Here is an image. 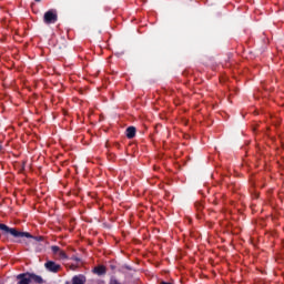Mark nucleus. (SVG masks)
<instances>
[{
    "label": "nucleus",
    "instance_id": "nucleus-1",
    "mask_svg": "<svg viewBox=\"0 0 284 284\" xmlns=\"http://www.w3.org/2000/svg\"><path fill=\"white\" fill-rule=\"evenodd\" d=\"M0 230L2 232H6L7 234H11V236H14L16 239H34V236H32L30 233L28 232H19L17 231V229H10L8 225L6 224H0Z\"/></svg>",
    "mask_w": 284,
    "mask_h": 284
},
{
    "label": "nucleus",
    "instance_id": "nucleus-2",
    "mask_svg": "<svg viewBox=\"0 0 284 284\" xmlns=\"http://www.w3.org/2000/svg\"><path fill=\"white\" fill-rule=\"evenodd\" d=\"M19 284H30L32 281H37V283H41V277L32 274H19L17 276Z\"/></svg>",
    "mask_w": 284,
    "mask_h": 284
},
{
    "label": "nucleus",
    "instance_id": "nucleus-3",
    "mask_svg": "<svg viewBox=\"0 0 284 284\" xmlns=\"http://www.w3.org/2000/svg\"><path fill=\"white\" fill-rule=\"evenodd\" d=\"M57 22V11L49 10L44 13V23H55Z\"/></svg>",
    "mask_w": 284,
    "mask_h": 284
},
{
    "label": "nucleus",
    "instance_id": "nucleus-4",
    "mask_svg": "<svg viewBox=\"0 0 284 284\" xmlns=\"http://www.w3.org/2000/svg\"><path fill=\"white\" fill-rule=\"evenodd\" d=\"M44 267L49 271V272H53V273H57L59 272V270H61V265L52 262V261H49L44 264Z\"/></svg>",
    "mask_w": 284,
    "mask_h": 284
},
{
    "label": "nucleus",
    "instance_id": "nucleus-5",
    "mask_svg": "<svg viewBox=\"0 0 284 284\" xmlns=\"http://www.w3.org/2000/svg\"><path fill=\"white\" fill-rule=\"evenodd\" d=\"M135 134H136V129L135 128L130 126V128L126 129L128 139H134Z\"/></svg>",
    "mask_w": 284,
    "mask_h": 284
},
{
    "label": "nucleus",
    "instance_id": "nucleus-6",
    "mask_svg": "<svg viewBox=\"0 0 284 284\" xmlns=\"http://www.w3.org/2000/svg\"><path fill=\"white\" fill-rule=\"evenodd\" d=\"M85 282V280L83 278V276H74L72 280V284H83Z\"/></svg>",
    "mask_w": 284,
    "mask_h": 284
},
{
    "label": "nucleus",
    "instance_id": "nucleus-7",
    "mask_svg": "<svg viewBox=\"0 0 284 284\" xmlns=\"http://www.w3.org/2000/svg\"><path fill=\"white\" fill-rule=\"evenodd\" d=\"M94 273L99 274V276H101V274H105V266H97L94 268Z\"/></svg>",
    "mask_w": 284,
    "mask_h": 284
},
{
    "label": "nucleus",
    "instance_id": "nucleus-8",
    "mask_svg": "<svg viewBox=\"0 0 284 284\" xmlns=\"http://www.w3.org/2000/svg\"><path fill=\"white\" fill-rule=\"evenodd\" d=\"M57 255L59 256V258H62V260L68 258V255H65V252H63V251H61V250L58 252Z\"/></svg>",
    "mask_w": 284,
    "mask_h": 284
},
{
    "label": "nucleus",
    "instance_id": "nucleus-9",
    "mask_svg": "<svg viewBox=\"0 0 284 284\" xmlns=\"http://www.w3.org/2000/svg\"><path fill=\"white\" fill-rule=\"evenodd\" d=\"M51 250L53 254H59V252H61V248H59V246H52Z\"/></svg>",
    "mask_w": 284,
    "mask_h": 284
},
{
    "label": "nucleus",
    "instance_id": "nucleus-10",
    "mask_svg": "<svg viewBox=\"0 0 284 284\" xmlns=\"http://www.w3.org/2000/svg\"><path fill=\"white\" fill-rule=\"evenodd\" d=\"M1 150H2V146L0 145V152H1Z\"/></svg>",
    "mask_w": 284,
    "mask_h": 284
},
{
    "label": "nucleus",
    "instance_id": "nucleus-11",
    "mask_svg": "<svg viewBox=\"0 0 284 284\" xmlns=\"http://www.w3.org/2000/svg\"><path fill=\"white\" fill-rule=\"evenodd\" d=\"M37 2L41 1V0H36Z\"/></svg>",
    "mask_w": 284,
    "mask_h": 284
}]
</instances>
